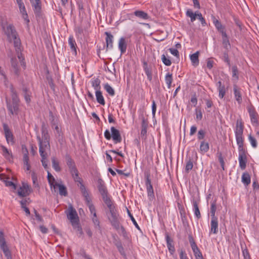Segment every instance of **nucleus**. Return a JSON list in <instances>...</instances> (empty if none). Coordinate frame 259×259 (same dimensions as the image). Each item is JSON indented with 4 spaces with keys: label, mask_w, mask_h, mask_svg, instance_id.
I'll return each mask as SVG.
<instances>
[{
    "label": "nucleus",
    "mask_w": 259,
    "mask_h": 259,
    "mask_svg": "<svg viewBox=\"0 0 259 259\" xmlns=\"http://www.w3.org/2000/svg\"><path fill=\"white\" fill-rule=\"evenodd\" d=\"M127 45L125 39L124 37H121L118 42V48L120 51L121 54H123L126 52Z\"/></svg>",
    "instance_id": "25"
},
{
    "label": "nucleus",
    "mask_w": 259,
    "mask_h": 259,
    "mask_svg": "<svg viewBox=\"0 0 259 259\" xmlns=\"http://www.w3.org/2000/svg\"><path fill=\"white\" fill-rule=\"evenodd\" d=\"M34 12L36 15H39L41 12V5L40 0H30Z\"/></svg>",
    "instance_id": "16"
},
{
    "label": "nucleus",
    "mask_w": 259,
    "mask_h": 259,
    "mask_svg": "<svg viewBox=\"0 0 259 259\" xmlns=\"http://www.w3.org/2000/svg\"><path fill=\"white\" fill-rule=\"evenodd\" d=\"M222 36L223 47L226 51H229L231 48V44L227 33L225 34V35H222Z\"/></svg>",
    "instance_id": "29"
},
{
    "label": "nucleus",
    "mask_w": 259,
    "mask_h": 259,
    "mask_svg": "<svg viewBox=\"0 0 259 259\" xmlns=\"http://www.w3.org/2000/svg\"><path fill=\"white\" fill-rule=\"evenodd\" d=\"M11 64L12 67L13 69V71L15 73V74L17 75H19L20 70L18 67V63L16 59H11Z\"/></svg>",
    "instance_id": "40"
},
{
    "label": "nucleus",
    "mask_w": 259,
    "mask_h": 259,
    "mask_svg": "<svg viewBox=\"0 0 259 259\" xmlns=\"http://www.w3.org/2000/svg\"><path fill=\"white\" fill-rule=\"evenodd\" d=\"M216 209H217L216 201L214 200V201L211 202V204H210V212L211 218L214 219V218H217L215 215Z\"/></svg>",
    "instance_id": "43"
},
{
    "label": "nucleus",
    "mask_w": 259,
    "mask_h": 259,
    "mask_svg": "<svg viewBox=\"0 0 259 259\" xmlns=\"http://www.w3.org/2000/svg\"><path fill=\"white\" fill-rule=\"evenodd\" d=\"M68 44L70 46L71 51L72 52L73 54L75 56L77 55V50H76V44L75 40L73 38L72 36H70L68 38Z\"/></svg>",
    "instance_id": "24"
},
{
    "label": "nucleus",
    "mask_w": 259,
    "mask_h": 259,
    "mask_svg": "<svg viewBox=\"0 0 259 259\" xmlns=\"http://www.w3.org/2000/svg\"><path fill=\"white\" fill-rule=\"evenodd\" d=\"M95 95L96 97V100L98 103L102 105H105V101L104 98L102 95V93L101 91H96Z\"/></svg>",
    "instance_id": "33"
},
{
    "label": "nucleus",
    "mask_w": 259,
    "mask_h": 259,
    "mask_svg": "<svg viewBox=\"0 0 259 259\" xmlns=\"http://www.w3.org/2000/svg\"><path fill=\"white\" fill-rule=\"evenodd\" d=\"M142 120L141 128H147L148 122L147 119H146L143 115H141L140 117Z\"/></svg>",
    "instance_id": "61"
},
{
    "label": "nucleus",
    "mask_w": 259,
    "mask_h": 259,
    "mask_svg": "<svg viewBox=\"0 0 259 259\" xmlns=\"http://www.w3.org/2000/svg\"><path fill=\"white\" fill-rule=\"evenodd\" d=\"M47 178H48L49 184L50 185L51 189L52 190L53 187H54V186H55V184L56 183L55 182V179L54 177L50 172V171L49 170H48Z\"/></svg>",
    "instance_id": "46"
},
{
    "label": "nucleus",
    "mask_w": 259,
    "mask_h": 259,
    "mask_svg": "<svg viewBox=\"0 0 259 259\" xmlns=\"http://www.w3.org/2000/svg\"><path fill=\"white\" fill-rule=\"evenodd\" d=\"M233 91L236 100L238 104H241L242 101V95L240 89L236 84L233 85Z\"/></svg>",
    "instance_id": "22"
},
{
    "label": "nucleus",
    "mask_w": 259,
    "mask_h": 259,
    "mask_svg": "<svg viewBox=\"0 0 259 259\" xmlns=\"http://www.w3.org/2000/svg\"><path fill=\"white\" fill-rule=\"evenodd\" d=\"M3 29L8 40L10 42L13 41L15 49L20 51L21 46V40L13 24L7 23L3 25Z\"/></svg>",
    "instance_id": "2"
},
{
    "label": "nucleus",
    "mask_w": 259,
    "mask_h": 259,
    "mask_svg": "<svg viewBox=\"0 0 259 259\" xmlns=\"http://www.w3.org/2000/svg\"><path fill=\"white\" fill-rule=\"evenodd\" d=\"M3 128L8 144H11V145L14 144L15 141L14 136L6 123L3 124Z\"/></svg>",
    "instance_id": "13"
},
{
    "label": "nucleus",
    "mask_w": 259,
    "mask_h": 259,
    "mask_svg": "<svg viewBox=\"0 0 259 259\" xmlns=\"http://www.w3.org/2000/svg\"><path fill=\"white\" fill-rule=\"evenodd\" d=\"M217 85L219 92V96L221 99H223L226 94L225 87L224 85L222 84L221 81H219Z\"/></svg>",
    "instance_id": "26"
},
{
    "label": "nucleus",
    "mask_w": 259,
    "mask_h": 259,
    "mask_svg": "<svg viewBox=\"0 0 259 259\" xmlns=\"http://www.w3.org/2000/svg\"><path fill=\"white\" fill-rule=\"evenodd\" d=\"M192 249L196 258L202 257V254L197 246L192 247Z\"/></svg>",
    "instance_id": "53"
},
{
    "label": "nucleus",
    "mask_w": 259,
    "mask_h": 259,
    "mask_svg": "<svg viewBox=\"0 0 259 259\" xmlns=\"http://www.w3.org/2000/svg\"><path fill=\"white\" fill-rule=\"evenodd\" d=\"M197 18L200 20L203 26H205L206 25L204 18L202 17L201 13L198 11H197Z\"/></svg>",
    "instance_id": "62"
},
{
    "label": "nucleus",
    "mask_w": 259,
    "mask_h": 259,
    "mask_svg": "<svg viewBox=\"0 0 259 259\" xmlns=\"http://www.w3.org/2000/svg\"><path fill=\"white\" fill-rule=\"evenodd\" d=\"M74 229L76 230V231L78 232V234H79V237H81L83 235V233L82 230V228L81 226L79 225V222L77 223L76 225H75L74 226H72Z\"/></svg>",
    "instance_id": "56"
},
{
    "label": "nucleus",
    "mask_w": 259,
    "mask_h": 259,
    "mask_svg": "<svg viewBox=\"0 0 259 259\" xmlns=\"http://www.w3.org/2000/svg\"><path fill=\"white\" fill-rule=\"evenodd\" d=\"M52 162V167L54 169V170L57 172H59L61 171V167L59 166V162L56 159L55 157H53L51 158Z\"/></svg>",
    "instance_id": "42"
},
{
    "label": "nucleus",
    "mask_w": 259,
    "mask_h": 259,
    "mask_svg": "<svg viewBox=\"0 0 259 259\" xmlns=\"http://www.w3.org/2000/svg\"><path fill=\"white\" fill-rule=\"evenodd\" d=\"M16 51L17 52V57L20 61V62L21 63V65L23 66L24 67H25V64L24 62V58L22 55V54L21 53V46L20 47V50L18 51L16 49Z\"/></svg>",
    "instance_id": "52"
},
{
    "label": "nucleus",
    "mask_w": 259,
    "mask_h": 259,
    "mask_svg": "<svg viewBox=\"0 0 259 259\" xmlns=\"http://www.w3.org/2000/svg\"><path fill=\"white\" fill-rule=\"evenodd\" d=\"M145 185L146 187L147 195L149 200H153L155 198V196L153 188L150 180V175L149 174H147L145 175Z\"/></svg>",
    "instance_id": "8"
},
{
    "label": "nucleus",
    "mask_w": 259,
    "mask_h": 259,
    "mask_svg": "<svg viewBox=\"0 0 259 259\" xmlns=\"http://www.w3.org/2000/svg\"><path fill=\"white\" fill-rule=\"evenodd\" d=\"M228 51H225L224 53H223V55L222 56V59L223 60V61L224 62H225L226 63H227V65H228V66L229 67H230L231 66V64H230V59H229V56H228Z\"/></svg>",
    "instance_id": "51"
},
{
    "label": "nucleus",
    "mask_w": 259,
    "mask_h": 259,
    "mask_svg": "<svg viewBox=\"0 0 259 259\" xmlns=\"http://www.w3.org/2000/svg\"><path fill=\"white\" fill-rule=\"evenodd\" d=\"M7 107L10 113L12 115H17L18 113L19 103H14L11 101L10 100H6Z\"/></svg>",
    "instance_id": "11"
},
{
    "label": "nucleus",
    "mask_w": 259,
    "mask_h": 259,
    "mask_svg": "<svg viewBox=\"0 0 259 259\" xmlns=\"http://www.w3.org/2000/svg\"><path fill=\"white\" fill-rule=\"evenodd\" d=\"M213 23L218 31L221 33L222 35L226 34L225 27L222 24L220 21L216 19L214 17H213Z\"/></svg>",
    "instance_id": "19"
},
{
    "label": "nucleus",
    "mask_w": 259,
    "mask_h": 259,
    "mask_svg": "<svg viewBox=\"0 0 259 259\" xmlns=\"http://www.w3.org/2000/svg\"><path fill=\"white\" fill-rule=\"evenodd\" d=\"M97 187L100 193L102 196L103 200L110 198L108 195L107 187L102 179H98L97 181Z\"/></svg>",
    "instance_id": "9"
},
{
    "label": "nucleus",
    "mask_w": 259,
    "mask_h": 259,
    "mask_svg": "<svg viewBox=\"0 0 259 259\" xmlns=\"http://www.w3.org/2000/svg\"><path fill=\"white\" fill-rule=\"evenodd\" d=\"M41 131L42 137L40 138L39 136H37V140L38 142L40 155L44 156V155H47V150H50V136L45 123L41 125Z\"/></svg>",
    "instance_id": "1"
},
{
    "label": "nucleus",
    "mask_w": 259,
    "mask_h": 259,
    "mask_svg": "<svg viewBox=\"0 0 259 259\" xmlns=\"http://www.w3.org/2000/svg\"><path fill=\"white\" fill-rule=\"evenodd\" d=\"M206 132L203 129H200L198 131L197 133V139L199 140H203L205 136Z\"/></svg>",
    "instance_id": "59"
},
{
    "label": "nucleus",
    "mask_w": 259,
    "mask_h": 259,
    "mask_svg": "<svg viewBox=\"0 0 259 259\" xmlns=\"http://www.w3.org/2000/svg\"><path fill=\"white\" fill-rule=\"evenodd\" d=\"M232 77L235 79L236 80L238 79V70L237 66L234 65L232 67Z\"/></svg>",
    "instance_id": "55"
},
{
    "label": "nucleus",
    "mask_w": 259,
    "mask_h": 259,
    "mask_svg": "<svg viewBox=\"0 0 259 259\" xmlns=\"http://www.w3.org/2000/svg\"><path fill=\"white\" fill-rule=\"evenodd\" d=\"M172 80L173 79L172 74L169 72L167 73L165 76V80L167 85L168 89L170 88Z\"/></svg>",
    "instance_id": "47"
},
{
    "label": "nucleus",
    "mask_w": 259,
    "mask_h": 259,
    "mask_svg": "<svg viewBox=\"0 0 259 259\" xmlns=\"http://www.w3.org/2000/svg\"><path fill=\"white\" fill-rule=\"evenodd\" d=\"M186 15L187 17H190L191 21L193 22L197 17V11L194 13L192 10L188 9L186 12Z\"/></svg>",
    "instance_id": "44"
},
{
    "label": "nucleus",
    "mask_w": 259,
    "mask_h": 259,
    "mask_svg": "<svg viewBox=\"0 0 259 259\" xmlns=\"http://www.w3.org/2000/svg\"><path fill=\"white\" fill-rule=\"evenodd\" d=\"M3 155L5 156V157L8 160L10 161L12 159V154L10 153L8 149L4 146H1Z\"/></svg>",
    "instance_id": "35"
},
{
    "label": "nucleus",
    "mask_w": 259,
    "mask_h": 259,
    "mask_svg": "<svg viewBox=\"0 0 259 259\" xmlns=\"http://www.w3.org/2000/svg\"><path fill=\"white\" fill-rule=\"evenodd\" d=\"M103 201L109 209V213L107 212L108 214H111L117 212V211L115 208V206L113 205V202L110 198L103 200Z\"/></svg>",
    "instance_id": "15"
},
{
    "label": "nucleus",
    "mask_w": 259,
    "mask_h": 259,
    "mask_svg": "<svg viewBox=\"0 0 259 259\" xmlns=\"http://www.w3.org/2000/svg\"><path fill=\"white\" fill-rule=\"evenodd\" d=\"M104 88L110 96H114L115 95L114 90L108 83L105 84Z\"/></svg>",
    "instance_id": "49"
},
{
    "label": "nucleus",
    "mask_w": 259,
    "mask_h": 259,
    "mask_svg": "<svg viewBox=\"0 0 259 259\" xmlns=\"http://www.w3.org/2000/svg\"><path fill=\"white\" fill-rule=\"evenodd\" d=\"M193 163L192 159H189L187 161L186 166H185V172L187 173H189V171L193 168Z\"/></svg>",
    "instance_id": "48"
},
{
    "label": "nucleus",
    "mask_w": 259,
    "mask_h": 259,
    "mask_svg": "<svg viewBox=\"0 0 259 259\" xmlns=\"http://www.w3.org/2000/svg\"><path fill=\"white\" fill-rule=\"evenodd\" d=\"M244 130L243 122L241 118L238 119L236 121V127L235 129V135H243Z\"/></svg>",
    "instance_id": "14"
},
{
    "label": "nucleus",
    "mask_w": 259,
    "mask_h": 259,
    "mask_svg": "<svg viewBox=\"0 0 259 259\" xmlns=\"http://www.w3.org/2000/svg\"><path fill=\"white\" fill-rule=\"evenodd\" d=\"M248 140L253 148H255L257 147V144L256 139L252 136L251 134L248 135Z\"/></svg>",
    "instance_id": "54"
},
{
    "label": "nucleus",
    "mask_w": 259,
    "mask_h": 259,
    "mask_svg": "<svg viewBox=\"0 0 259 259\" xmlns=\"http://www.w3.org/2000/svg\"><path fill=\"white\" fill-rule=\"evenodd\" d=\"M143 65L144 70L147 76V78L149 81H151L152 79L151 69L148 67V64L146 62H144Z\"/></svg>",
    "instance_id": "37"
},
{
    "label": "nucleus",
    "mask_w": 259,
    "mask_h": 259,
    "mask_svg": "<svg viewBox=\"0 0 259 259\" xmlns=\"http://www.w3.org/2000/svg\"><path fill=\"white\" fill-rule=\"evenodd\" d=\"M209 144L207 142L202 141L200 143V151L202 153L207 152L209 150Z\"/></svg>",
    "instance_id": "45"
},
{
    "label": "nucleus",
    "mask_w": 259,
    "mask_h": 259,
    "mask_svg": "<svg viewBox=\"0 0 259 259\" xmlns=\"http://www.w3.org/2000/svg\"><path fill=\"white\" fill-rule=\"evenodd\" d=\"M188 239H189V241L190 244L191 245V248L197 246V244H196L195 240H194L193 236H192V235H189Z\"/></svg>",
    "instance_id": "63"
},
{
    "label": "nucleus",
    "mask_w": 259,
    "mask_h": 259,
    "mask_svg": "<svg viewBox=\"0 0 259 259\" xmlns=\"http://www.w3.org/2000/svg\"><path fill=\"white\" fill-rule=\"evenodd\" d=\"M237 144L238 146V151L245 150L243 148L244 140L243 135L235 136Z\"/></svg>",
    "instance_id": "28"
},
{
    "label": "nucleus",
    "mask_w": 259,
    "mask_h": 259,
    "mask_svg": "<svg viewBox=\"0 0 259 259\" xmlns=\"http://www.w3.org/2000/svg\"><path fill=\"white\" fill-rule=\"evenodd\" d=\"M65 213L68 219L70 220L72 226H74L79 222L76 210L71 204L68 206L67 210L65 211Z\"/></svg>",
    "instance_id": "7"
},
{
    "label": "nucleus",
    "mask_w": 259,
    "mask_h": 259,
    "mask_svg": "<svg viewBox=\"0 0 259 259\" xmlns=\"http://www.w3.org/2000/svg\"><path fill=\"white\" fill-rule=\"evenodd\" d=\"M165 239L168 250L170 253L172 254L175 252V248L173 244V240L170 238L167 233L165 234Z\"/></svg>",
    "instance_id": "18"
},
{
    "label": "nucleus",
    "mask_w": 259,
    "mask_h": 259,
    "mask_svg": "<svg viewBox=\"0 0 259 259\" xmlns=\"http://www.w3.org/2000/svg\"><path fill=\"white\" fill-rule=\"evenodd\" d=\"M10 91H11V95L12 98V101H11L12 102L14 103H20V100L18 97V96L17 95L16 91L15 90V89L13 88V86L12 85H11L10 86Z\"/></svg>",
    "instance_id": "27"
},
{
    "label": "nucleus",
    "mask_w": 259,
    "mask_h": 259,
    "mask_svg": "<svg viewBox=\"0 0 259 259\" xmlns=\"http://www.w3.org/2000/svg\"><path fill=\"white\" fill-rule=\"evenodd\" d=\"M238 160L240 168L242 170H244L246 167L247 162L246 151L245 150L239 151Z\"/></svg>",
    "instance_id": "12"
},
{
    "label": "nucleus",
    "mask_w": 259,
    "mask_h": 259,
    "mask_svg": "<svg viewBox=\"0 0 259 259\" xmlns=\"http://www.w3.org/2000/svg\"><path fill=\"white\" fill-rule=\"evenodd\" d=\"M80 254L85 259H92L89 255L86 253L84 249L80 250Z\"/></svg>",
    "instance_id": "64"
},
{
    "label": "nucleus",
    "mask_w": 259,
    "mask_h": 259,
    "mask_svg": "<svg viewBox=\"0 0 259 259\" xmlns=\"http://www.w3.org/2000/svg\"><path fill=\"white\" fill-rule=\"evenodd\" d=\"M107 217L108 220L112 226L117 231H120L121 232L124 234L126 232L124 228L120 224V217L117 212L111 214H108L107 213Z\"/></svg>",
    "instance_id": "4"
},
{
    "label": "nucleus",
    "mask_w": 259,
    "mask_h": 259,
    "mask_svg": "<svg viewBox=\"0 0 259 259\" xmlns=\"http://www.w3.org/2000/svg\"><path fill=\"white\" fill-rule=\"evenodd\" d=\"M65 159L66 160V164L68 167L69 170L71 174L72 177L75 182L78 183L77 186L80 187L81 185H84L83 184L82 180L79 177V172L76 167L74 160L72 159L69 155H66Z\"/></svg>",
    "instance_id": "3"
},
{
    "label": "nucleus",
    "mask_w": 259,
    "mask_h": 259,
    "mask_svg": "<svg viewBox=\"0 0 259 259\" xmlns=\"http://www.w3.org/2000/svg\"><path fill=\"white\" fill-rule=\"evenodd\" d=\"M111 134L109 130H106L104 132L105 138L108 140H110L112 138L115 144L120 143L122 140V138L119 131L114 127L112 126L111 127Z\"/></svg>",
    "instance_id": "6"
},
{
    "label": "nucleus",
    "mask_w": 259,
    "mask_h": 259,
    "mask_svg": "<svg viewBox=\"0 0 259 259\" xmlns=\"http://www.w3.org/2000/svg\"><path fill=\"white\" fill-rule=\"evenodd\" d=\"M250 120L252 123H258V115L253 107L250 108L248 109Z\"/></svg>",
    "instance_id": "20"
},
{
    "label": "nucleus",
    "mask_w": 259,
    "mask_h": 259,
    "mask_svg": "<svg viewBox=\"0 0 259 259\" xmlns=\"http://www.w3.org/2000/svg\"><path fill=\"white\" fill-rule=\"evenodd\" d=\"M31 178L34 187H39L37 176L36 175L34 171L32 172L31 173Z\"/></svg>",
    "instance_id": "57"
},
{
    "label": "nucleus",
    "mask_w": 259,
    "mask_h": 259,
    "mask_svg": "<svg viewBox=\"0 0 259 259\" xmlns=\"http://www.w3.org/2000/svg\"><path fill=\"white\" fill-rule=\"evenodd\" d=\"M47 155H44V156L42 155H40V156L41 157V162L42 163V164L44 167L46 169H48V160L47 159Z\"/></svg>",
    "instance_id": "58"
},
{
    "label": "nucleus",
    "mask_w": 259,
    "mask_h": 259,
    "mask_svg": "<svg viewBox=\"0 0 259 259\" xmlns=\"http://www.w3.org/2000/svg\"><path fill=\"white\" fill-rule=\"evenodd\" d=\"M80 190L84 198L86 204L88 206L91 213L92 214L93 216L96 217V215H97V214L95 207L92 202V200L89 196V192L87 190L85 186L81 185Z\"/></svg>",
    "instance_id": "5"
},
{
    "label": "nucleus",
    "mask_w": 259,
    "mask_h": 259,
    "mask_svg": "<svg viewBox=\"0 0 259 259\" xmlns=\"http://www.w3.org/2000/svg\"><path fill=\"white\" fill-rule=\"evenodd\" d=\"M199 52L193 54L190 56V60L193 66H197L199 64Z\"/></svg>",
    "instance_id": "38"
},
{
    "label": "nucleus",
    "mask_w": 259,
    "mask_h": 259,
    "mask_svg": "<svg viewBox=\"0 0 259 259\" xmlns=\"http://www.w3.org/2000/svg\"><path fill=\"white\" fill-rule=\"evenodd\" d=\"M134 14L136 16L144 20H147L149 18L148 14L142 11H136L134 12Z\"/></svg>",
    "instance_id": "41"
},
{
    "label": "nucleus",
    "mask_w": 259,
    "mask_h": 259,
    "mask_svg": "<svg viewBox=\"0 0 259 259\" xmlns=\"http://www.w3.org/2000/svg\"><path fill=\"white\" fill-rule=\"evenodd\" d=\"M0 180L3 181L7 187L12 186L14 189H16V185L12 181L8 180V178L4 174H0Z\"/></svg>",
    "instance_id": "31"
},
{
    "label": "nucleus",
    "mask_w": 259,
    "mask_h": 259,
    "mask_svg": "<svg viewBox=\"0 0 259 259\" xmlns=\"http://www.w3.org/2000/svg\"><path fill=\"white\" fill-rule=\"evenodd\" d=\"M101 81L98 78L93 79L91 80V84L93 88L96 91H100L101 90Z\"/></svg>",
    "instance_id": "34"
},
{
    "label": "nucleus",
    "mask_w": 259,
    "mask_h": 259,
    "mask_svg": "<svg viewBox=\"0 0 259 259\" xmlns=\"http://www.w3.org/2000/svg\"><path fill=\"white\" fill-rule=\"evenodd\" d=\"M241 181L245 186H248L251 182V178L248 172L243 173L241 177Z\"/></svg>",
    "instance_id": "32"
},
{
    "label": "nucleus",
    "mask_w": 259,
    "mask_h": 259,
    "mask_svg": "<svg viewBox=\"0 0 259 259\" xmlns=\"http://www.w3.org/2000/svg\"><path fill=\"white\" fill-rule=\"evenodd\" d=\"M105 34L106 35V43L107 49H111L113 48V35L110 32H105Z\"/></svg>",
    "instance_id": "21"
},
{
    "label": "nucleus",
    "mask_w": 259,
    "mask_h": 259,
    "mask_svg": "<svg viewBox=\"0 0 259 259\" xmlns=\"http://www.w3.org/2000/svg\"><path fill=\"white\" fill-rule=\"evenodd\" d=\"M161 60L164 64L166 66H169L171 64V62L169 58L166 57L164 55L161 56Z\"/></svg>",
    "instance_id": "60"
},
{
    "label": "nucleus",
    "mask_w": 259,
    "mask_h": 259,
    "mask_svg": "<svg viewBox=\"0 0 259 259\" xmlns=\"http://www.w3.org/2000/svg\"><path fill=\"white\" fill-rule=\"evenodd\" d=\"M193 206L194 214L197 219H199L201 218V213L198 207V203L196 200L194 199L193 200Z\"/></svg>",
    "instance_id": "36"
},
{
    "label": "nucleus",
    "mask_w": 259,
    "mask_h": 259,
    "mask_svg": "<svg viewBox=\"0 0 259 259\" xmlns=\"http://www.w3.org/2000/svg\"><path fill=\"white\" fill-rule=\"evenodd\" d=\"M0 75L2 76L1 79L4 82L5 85L7 86L8 85L9 81L5 71L2 69L1 67H0Z\"/></svg>",
    "instance_id": "50"
},
{
    "label": "nucleus",
    "mask_w": 259,
    "mask_h": 259,
    "mask_svg": "<svg viewBox=\"0 0 259 259\" xmlns=\"http://www.w3.org/2000/svg\"><path fill=\"white\" fill-rule=\"evenodd\" d=\"M57 188H59V194L60 195L66 196L67 195V189L64 185L59 184L58 183H55L54 187L53 188L55 192H56V189Z\"/></svg>",
    "instance_id": "23"
},
{
    "label": "nucleus",
    "mask_w": 259,
    "mask_h": 259,
    "mask_svg": "<svg viewBox=\"0 0 259 259\" xmlns=\"http://www.w3.org/2000/svg\"><path fill=\"white\" fill-rule=\"evenodd\" d=\"M22 91L24 93V97L26 102L27 104H29L31 101V93L26 87H23L22 88Z\"/></svg>",
    "instance_id": "39"
},
{
    "label": "nucleus",
    "mask_w": 259,
    "mask_h": 259,
    "mask_svg": "<svg viewBox=\"0 0 259 259\" xmlns=\"http://www.w3.org/2000/svg\"><path fill=\"white\" fill-rule=\"evenodd\" d=\"M0 247L3 252H4V250L7 251L9 249L6 244L4 234L2 232H0Z\"/></svg>",
    "instance_id": "30"
},
{
    "label": "nucleus",
    "mask_w": 259,
    "mask_h": 259,
    "mask_svg": "<svg viewBox=\"0 0 259 259\" xmlns=\"http://www.w3.org/2000/svg\"><path fill=\"white\" fill-rule=\"evenodd\" d=\"M218 228L219 222L218 218L214 219L211 218L210 233H212L214 234H217L219 231Z\"/></svg>",
    "instance_id": "17"
},
{
    "label": "nucleus",
    "mask_w": 259,
    "mask_h": 259,
    "mask_svg": "<svg viewBox=\"0 0 259 259\" xmlns=\"http://www.w3.org/2000/svg\"><path fill=\"white\" fill-rule=\"evenodd\" d=\"M31 192L30 186L25 183H22V185L19 187L17 190V194L21 197H24L28 196Z\"/></svg>",
    "instance_id": "10"
}]
</instances>
